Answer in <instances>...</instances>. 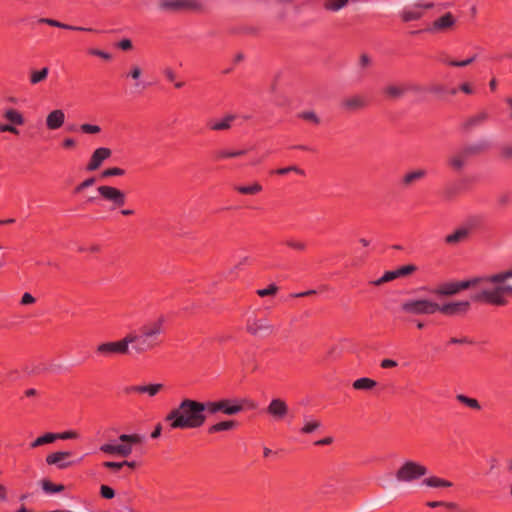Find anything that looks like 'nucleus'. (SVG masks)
Instances as JSON below:
<instances>
[{
    "label": "nucleus",
    "mask_w": 512,
    "mask_h": 512,
    "mask_svg": "<svg viewBox=\"0 0 512 512\" xmlns=\"http://www.w3.org/2000/svg\"><path fill=\"white\" fill-rule=\"evenodd\" d=\"M118 47L122 50H129L132 47V42L129 39H122L118 43Z\"/></svg>",
    "instance_id": "052dcab7"
},
{
    "label": "nucleus",
    "mask_w": 512,
    "mask_h": 512,
    "mask_svg": "<svg viewBox=\"0 0 512 512\" xmlns=\"http://www.w3.org/2000/svg\"><path fill=\"white\" fill-rule=\"evenodd\" d=\"M246 153V150H236V151H230V150H219L216 152L215 157L219 160L227 159V158H233L242 156Z\"/></svg>",
    "instance_id": "ea45409f"
},
{
    "label": "nucleus",
    "mask_w": 512,
    "mask_h": 512,
    "mask_svg": "<svg viewBox=\"0 0 512 512\" xmlns=\"http://www.w3.org/2000/svg\"><path fill=\"white\" fill-rule=\"evenodd\" d=\"M103 467L107 469H111L113 471H119L121 468H123L122 461L121 462H115V461H105L103 462Z\"/></svg>",
    "instance_id": "6e6d98bb"
},
{
    "label": "nucleus",
    "mask_w": 512,
    "mask_h": 512,
    "mask_svg": "<svg viewBox=\"0 0 512 512\" xmlns=\"http://www.w3.org/2000/svg\"><path fill=\"white\" fill-rule=\"evenodd\" d=\"M80 131L85 134H98L101 131V127L95 124L84 123L79 127Z\"/></svg>",
    "instance_id": "37998d69"
},
{
    "label": "nucleus",
    "mask_w": 512,
    "mask_h": 512,
    "mask_svg": "<svg viewBox=\"0 0 512 512\" xmlns=\"http://www.w3.org/2000/svg\"><path fill=\"white\" fill-rule=\"evenodd\" d=\"M376 385H377V382L375 380L368 378V377H361V378L356 379L353 382L352 387L355 390L369 391V390H372L373 388H375Z\"/></svg>",
    "instance_id": "7c9ffc66"
},
{
    "label": "nucleus",
    "mask_w": 512,
    "mask_h": 512,
    "mask_svg": "<svg viewBox=\"0 0 512 512\" xmlns=\"http://www.w3.org/2000/svg\"><path fill=\"white\" fill-rule=\"evenodd\" d=\"M124 174H125L124 169L118 168V167H112V168L105 169L102 172V177L107 178V177H114V176H122Z\"/></svg>",
    "instance_id": "a18cd8bd"
},
{
    "label": "nucleus",
    "mask_w": 512,
    "mask_h": 512,
    "mask_svg": "<svg viewBox=\"0 0 512 512\" xmlns=\"http://www.w3.org/2000/svg\"><path fill=\"white\" fill-rule=\"evenodd\" d=\"M35 302V298L28 292L24 293L21 298L22 305H28Z\"/></svg>",
    "instance_id": "bf43d9fd"
},
{
    "label": "nucleus",
    "mask_w": 512,
    "mask_h": 512,
    "mask_svg": "<svg viewBox=\"0 0 512 512\" xmlns=\"http://www.w3.org/2000/svg\"><path fill=\"white\" fill-rule=\"evenodd\" d=\"M423 15L424 12L421 10L420 3L407 5L399 12L400 19L405 23L420 20Z\"/></svg>",
    "instance_id": "aec40b11"
},
{
    "label": "nucleus",
    "mask_w": 512,
    "mask_h": 512,
    "mask_svg": "<svg viewBox=\"0 0 512 512\" xmlns=\"http://www.w3.org/2000/svg\"><path fill=\"white\" fill-rule=\"evenodd\" d=\"M415 270H416V267L414 265H406V266H402V267L396 269V272H397V275L399 278V277L409 275V274L413 273Z\"/></svg>",
    "instance_id": "603ef678"
},
{
    "label": "nucleus",
    "mask_w": 512,
    "mask_h": 512,
    "mask_svg": "<svg viewBox=\"0 0 512 512\" xmlns=\"http://www.w3.org/2000/svg\"><path fill=\"white\" fill-rule=\"evenodd\" d=\"M207 413L217 414L219 412L225 415H236L243 410L241 402L237 399H221L218 401H206Z\"/></svg>",
    "instance_id": "1a4fd4ad"
},
{
    "label": "nucleus",
    "mask_w": 512,
    "mask_h": 512,
    "mask_svg": "<svg viewBox=\"0 0 512 512\" xmlns=\"http://www.w3.org/2000/svg\"><path fill=\"white\" fill-rule=\"evenodd\" d=\"M56 434V440H67V439H76L78 437L77 432L75 431H65L62 433H55Z\"/></svg>",
    "instance_id": "5fc2aeb1"
},
{
    "label": "nucleus",
    "mask_w": 512,
    "mask_h": 512,
    "mask_svg": "<svg viewBox=\"0 0 512 512\" xmlns=\"http://www.w3.org/2000/svg\"><path fill=\"white\" fill-rule=\"evenodd\" d=\"M420 88L411 83L390 84L383 89L384 95L389 99H399L408 92H418Z\"/></svg>",
    "instance_id": "2eb2a0df"
},
{
    "label": "nucleus",
    "mask_w": 512,
    "mask_h": 512,
    "mask_svg": "<svg viewBox=\"0 0 512 512\" xmlns=\"http://www.w3.org/2000/svg\"><path fill=\"white\" fill-rule=\"evenodd\" d=\"M2 117L8 123H0V132H9L15 135L19 134L17 126H22L25 123L23 114L15 108H5L2 113Z\"/></svg>",
    "instance_id": "9d476101"
},
{
    "label": "nucleus",
    "mask_w": 512,
    "mask_h": 512,
    "mask_svg": "<svg viewBox=\"0 0 512 512\" xmlns=\"http://www.w3.org/2000/svg\"><path fill=\"white\" fill-rule=\"evenodd\" d=\"M163 73H164L165 77L167 78V80H169L171 82L174 81L176 78V74L171 68H165L163 70Z\"/></svg>",
    "instance_id": "e2e57ef3"
},
{
    "label": "nucleus",
    "mask_w": 512,
    "mask_h": 512,
    "mask_svg": "<svg viewBox=\"0 0 512 512\" xmlns=\"http://www.w3.org/2000/svg\"><path fill=\"white\" fill-rule=\"evenodd\" d=\"M99 195L113 206L121 207L126 203V194L124 191L109 185H102L97 188Z\"/></svg>",
    "instance_id": "ddd939ff"
},
{
    "label": "nucleus",
    "mask_w": 512,
    "mask_h": 512,
    "mask_svg": "<svg viewBox=\"0 0 512 512\" xmlns=\"http://www.w3.org/2000/svg\"><path fill=\"white\" fill-rule=\"evenodd\" d=\"M457 19L451 12H446L435 19L427 28L428 33H441L451 30L456 25Z\"/></svg>",
    "instance_id": "4468645a"
},
{
    "label": "nucleus",
    "mask_w": 512,
    "mask_h": 512,
    "mask_svg": "<svg viewBox=\"0 0 512 512\" xmlns=\"http://www.w3.org/2000/svg\"><path fill=\"white\" fill-rule=\"evenodd\" d=\"M396 278H398L396 270L387 271V272H385L383 274L382 277H380V278H378L376 280L371 281V284L375 285V286H379V285H381L383 283L392 281V280H394Z\"/></svg>",
    "instance_id": "79ce46f5"
},
{
    "label": "nucleus",
    "mask_w": 512,
    "mask_h": 512,
    "mask_svg": "<svg viewBox=\"0 0 512 512\" xmlns=\"http://www.w3.org/2000/svg\"><path fill=\"white\" fill-rule=\"evenodd\" d=\"M96 355L100 357H112L115 355H126L129 353V341L127 335L118 341L102 342L95 349Z\"/></svg>",
    "instance_id": "6e6552de"
},
{
    "label": "nucleus",
    "mask_w": 512,
    "mask_h": 512,
    "mask_svg": "<svg viewBox=\"0 0 512 512\" xmlns=\"http://www.w3.org/2000/svg\"><path fill=\"white\" fill-rule=\"evenodd\" d=\"M381 367L382 368H391V367H396L397 366V362L395 360H392V359H383L381 361Z\"/></svg>",
    "instance_id": "680f3d73"
},
{
    "label": "nucleus",
    "mask_w": 512,
    "mask_h": 512,
    "mask_svg": "<svg viewBox=\"0 0 512 512\" xmlns=\"http://www.w3.org/2000/svg\"><path fill=\"white\" fill-rule=\"evenodd\" d=\"M371 65H372V58L368 54H366V53L361 54L360 57H359V61H358L359 69L362 72H364Z\"/></svg>",
    "instance_id": "c03bdc74"
},
{
    "label": "nucleus",
    "mask_w": 512,
    "mask_h": 512,
    "mask_svg": "<svg viewBox=\"0 0 512 512\" xmlns=\"http://www.w3.org/2000/svg\"><path fill=\"white\" fill-rule=\"evenodd\" d=\"M7 501V488L0 483V502Z\"/></svg>",
    "instance_id": "0e129e2a"
},
{
    "label": "nucleus",
    "mask_w": 512,
    "mask_h": 512,
    "mask_svg": "<svg viewBox=\"0 0 512 512\" xmlns=\"http://www.w3.org/2000/svg\"><path fill=\"white\" fill-rule=\"evenodd\" d=\"M470 234V228L469 227H459L457 228L453 233L447 235L445 237V242L447 244L455 245L461 242H464L467 240L468 236Z\"/></svg>",
    "instance_id": "a878e982"
},
{
    "label": "nucleus",
    "mask_w": 512,
    "mask_h": 512,
    "mask_svg": "<svg viewBox=\"0 0 512 512\" xmlns=\"http://www.w3.org/2000/svg\"><path fill=\"white\" fill-rule=\"evenodd\" d=\"M101 496L105 499H112L115 496V491L106 485H102L100 488Z\"/></svg>",
    "instance_id": "864d4df0"
},
{
    "label": "nucleus",
    "mask_w": 512,
    "mask_h": 512,
    "mask_svg": "<svg viewBox=\"0 0 512 512\" xmlns=\"http://www.w3.org/2000/svg\"><path fill=\"white\" fill-rule=\"evenodd\" d=\"M164 384L162 383H150L143 385H132L126 388L127 393L147 394L149 397L156 396L162 389Z\"/></svg>",
    "instance_id": "412c9836"
},
{
    "label": "nucleus",
    "mask_w": 512,
    "mask_h": 512,
    "mask_svg": "<svg viewBox=\"0 0 512 512\" xmlns=\"http://www.w3.org/2000/svg\"><path fill=\"white\" fill-rule=\"evenodd\" d=\"M89 54L91 55H94V56H98L102 59H105V60H110L111 59V54L106 52V51H103V50H99V49H90L89 50Z\"/></svg>",
    "instance_id": "4d7b16f0"
},
{
    "label": "nucleus",
    "mask_w": 512,
    "mask_h": 512,
    "mask_svg": "<svg viewBox=\"0 0 512 512\" xmlns=\"http://www.w3.org/2000/svg\"><path fill=\"white\" fill-rule=\"evenodd\" d=\"M111 154L112 151L107 147H99L95 149L86 166V170L90 172L97 170L105 160L110 158Z\"/></svg>",
    "instance_id": "a211bd4d"
},
{
    "label": "nucleus",
    "mask_w": 512,
    "mask_h": 512,
    "mask_svg": "<svg viewBox=\"0 0 512 512\" xmlns=\"http://www.w3.org/2000/svg\"><path fill=\"white\" fill-rule=\"evenodd\" d=\"M427 474V468L412 460H406L402 463L396 472V479L399 482H412L420 479Z\"/></svg>",
    "instance_id": "0eeeda50"
},
{
    "label": "nucleus",
    "mask_w": 512,
    "mask_h": 512,
    "mask_svg": "<svg viewBox=\"0 0 512 512\" xmlns=\"http://www.w3.org/2000/svg\"><path fill=\"white\" fill-rule=\"evenodd\" d=\"M118 439L120 444L103 443L99 446V451L109 456L127 457L132 453L133 445L142 441V437L138 434H121Z\"/></svg>",
    "instance_id": "39448f33"
},
{
    "label": "nucleus",
    "mask_w": 512,
    "mask_h": 512,
    "mask_svg": "<svg viewBox=\"0 0 512 512\" xmlns=\"http://www.w3.org/2000/svg\"><path fill=\"white\" fill-rule=\"evenodd\" d=\"M438 303L427 298L405 299L400 310L409 315H431L437 312Z\"/></svg>",
    "instance_id": "423d86ee"
},
{
    "label": "nucleus",
    "mask_w": 512,
    "mask_h": 512,
    "mask_svg": "<svg viewBox=\"0 0 512 512\" xmlns=\"http://www.w3.org/2000/svg\"><path fill=\"white\" fill-rule=\"evenodd\" d=\"M460 90L466 94H472L473 93V89L471 88V86L468 84V83H463L460 85Z\"/></svg>",
    "instance_id": "338daca9"
},
{
    "label": "nucleus",
    "mask_w": 512,
    "mask_h": 512,
    "mask_svg": "<svg viewBox=\"0 0 512 512\" xmlns=\"http://www.w3.org/2000/svg\"><path fill=\"white\" fill-rule=\"evenodd\" d=\"M95 183V179L93 177H90L86 180H84L82 183H80L77 187H76V191L77 192H80L82 191L83 189L85 188H88L90 186H92L93 184Z\"/></svg>",
    "instance_id": "13d9d810"
},
{
    "label": "nucleus",
    "mask_w": 512,
    "mask_h": 512,
    "mask_svg": "<svg viewBox=\"0 0 512 512\" xmlns=\"http://www.w3.org/2000/svg\"><path fill=\"white\" fill-rule=\"evenodd\" d=\"M286 245L292 249L303 251L306 249V244L300 240L288 239Z\"/></svg>",
    "instance_id": "8fccbe9b"
},
{
    "label": "nucleus",
    "mask_w": 512,
    "mask_h": 512,
    "mask_svg": "<svg viewBox=\"0 0 512 512\" xmlns=\"http://www.w3.org/2000/svg\"><path fill=\"white\" fill-rule=\"evenodd\" d=\"M487 119H488V113L483 111V112H480V113L470 117L466 122V126L467 127L477 126V125H480L481 123H483L484 121H486Z\"/></svg>",
    "instance_id": "a19ab883"
},
{
    "label": "nucleus",
    "mask_w": 512,
    "mask_h": 512,
    "mask_svg": "<svg viewBox=\"0 0 512 512\" xmlns=\"http://www.w3.org/2000/svg\"><path fill=\"white\" fill-rule=\"evenodd\" d=\"M451 344H468L470 343V340L466 337L464 338H451L450 340Z\"/></svg>",
    "instance_id": "69168bd1"
},
{
    "label": "nucleus",
    "mask_w": 512,
    "mask_h": 512,
    "mask_svg": "<svg viewBox=\"0 0 512 512\" xmlns=\"http://www.w3.org/2000/svg\"><path fill=\"white\" fill-rule=\"evenodd\" d=\"M206 412V402L185 398L166 414L164 422L170 430L198 429L207 420Z\"/></svg>",
    "instance_id": "f257e3e1"
},
{
    "label": "nucleus",
    "mask_w": 512,
    "mask_h": 512,
    "mask_svg": "<svg viewBox=\"0 0 512 512\" xmlns=\"http://www.w3.org/2000/svg\"><path fill=\"white\" fill-rule=\"evenodd\" d=\"M425 175H426L425 170H415V171L408 172L403 176L402 183L405 186H409V185L413 184L414 182L422 179Z\"/></svg>",
    "instance_id": "72a5a7b5"
},
{
    "label": "nucleus",
    "mask_w": 512,
    "mask_h": 512,
    "mask_svg": "<svg viewBox=\"0 0 512 512\" xmlns=\"http://www.w3.org/2000/svg\"><path fill=\"white\" fill-rule=\"evenodd\" d=\"M41 487H42L43 491L47 494H55V493L62 492L64 490L63 485L53 484L49 480H43L41 482Z\"/></svg>",
    "instance_id": "58836bf2"
},
{
    "label": "nucleus",
    "mask_w": 512,
    "mask_h": 512,
    "mask_svg": "<svg viewBox=\"0 0 512 512\" xmlns=\"http://www.w3.org/2000/svg\"><path fill=\"white\" fill-rule=\"evenodd\" d=\"M235 119L234 115H227L222 119H214L208 122V127L214 131L227 130L231 127V123Z\"/></svg>",
    "instance_id": "cd10ccee"
},
{
    "label": "nucleus",
    "mask_w": 512,
    "mask_h": 512,
    "mask_svg": "<svg viewBox=\"0 0 512 512\" xmlns=\"http://www.w3.org/2000/svg\"><path fill=\"white\" fill-rule=\"evenodd\" d=\"M75 144H76V142L73 138H66L63 141V147H65V148H71V147L75 146Z\"/></svg>",
    "instance_id": "774afa93"
},
{
    "label": "nucleus",
    "mask_w": 512,
    "mask_h": 512,
    "mask_svg": "<svg viewBox=\"0 0 512 512\" xmlns=\"http://www.w3.org/2000/svg\"><path fill=\"white\" fill-rule=\"evenodd\" d=\"M350 0H325L323 7L330 12H338L349 4Z\"/></svg>",
    "instance_id": "473e14b6"
},
{
    "label": "nucleus",
    "mask_w": 512,
    "mask_h": 512,
    "mask_svg": "<svg viewBox=\"0 0 512 512\" xmlns=\"http://www.w3.org/2000/svg\"><path fill=\"white\" fill-rule=\"evenodd\" d=\"M49 74V68L44 67L40 70H33L30 72L29 81L32 85L39 84L40 82L44 81Z\"/></svg>",
    "instance_id": "c9c22d12"
},
{
    "label": "nucleus",
    "mask_w": 512,
    "mask_h": 512,
    "mask_svg": "<svg viewBox=\"0 0 512 512\" xmlns=\"http://www.w3.org/2000/svg\"><path fill=\"white\" fill-rule=\"evenodd\" d=\"M277 291L278 287L275 284H270L267 288L258 289L256 293L260 297H266L276 294Z\"/></svg>",
    "instance_id": "de8ad7c7"
},
{
    "label": "nucleus",
    "mask_w": 512,
    "mask_h": 512,
    "mask_svg": "<svg viewBox=\"0 0 512 512\" xmlns=\"http://www.w3.org/2000/svg\"><path fill=\"white\" fill-rule=\"evenodd\" d=\"M456 400L464 405H466L467 407L471 408V409H474V410H480L481 409V405L480 403L478 402L477 399L475 398H470L464 394H457L456 395Z\"/></svg>",
    "instance_id": "e433bc0d"
},
{
    "label": "nucleus",
    "mask_w": 512,
    "mask_h": 512,
    "mask_svg": "<svg viewBox=\"0 0 512 512\" xmlns=\"http://www.w3.org/2000/svg\"><path fill=\"white\" fill-rule=\"evenodd\" d=\"M160 7L165 10H178L184 8H196L198 3L196 0H164Z\"/></svg>",
    "instance_id": "b1692460"
},
{
    "label": "nucleus",
    "mask_w": 512,
    "mask_h": 512,
    "mask_svg": "<svg viewBox=\"0 0 512 512\" xmlns=\"http://www.w3.org/2000/svg\"><path fill=\"white\" fill-rule=\"evenodd\" d=\"M141 75H142L141 68L138 65H132L130 68V71L126 74V77L131 78L132 80L135 81V84H134L135 88H139V87L145 88L146 85L140 81Z\"/></svg>",
    "instance_id": "f704fd0d"
},
{
    "label": "nucleus",
    "mask_w": 512,
    "mask_h": 512,
    "mask_svg": "<svg viewBox=\"0 0 512 512\" xmlns=\"http://www.w3.org/2000/svg\"><path fill=\"white\" fill-rule=\"evenodd\" d=\"M491 276L492 275L484 276V277H474V278L463 280V281L443 283V284L439 285L438 288L435 290V294L441 295V296H452V295H456L457 293H459L462 290H466L468 288L476 287V286H480V285L483 286L481 291L486 288H493L494 283L491 282L490 280H488V278H490ZM479 292H480V290L478 291V293ZM476 294H477V292H476ZM474 295H475V293H474ZM472 296H473V294L471 295V297ZM471 300L474 301L472 298H471Z\"/></svg>",
    "instance_id": "20e7f679"
},
{
    "label": "nucleus",
    "mask_w": 512,
    "mask_h": 512,
    "mask_svg": "<svg viewBox=\"0 0 512 512\" xmlns=\"http://www.w3.org/2000/svg\"><path fill=\"white\" fill-rule=\"evenodd\" d=\"M71 455V451L53 452L46 457V463L48 465H54L60 470H64L80 463L85 457V455H83L79 457L77 460H70L69 458L71 457Z\"/></svg>",
    "instance_id": "f8f14e48"
},
{
    "label": "nucleus",
    "mask_w": 512,
    "mask_h": 512,
    "mask_svg": "<svg viewBox=\"0 0 512 512\" xmlns=\"http://www.w3.org/2000/svg\"><path fill=\"white\" fill-rule=\"evenodd\" d=\"M299 117L304 119V120L311 121V122H313L315 124L319 123V118H318V116L313 111L301 112L299 114Z\"/></svg>",
    "instance_id": "3c124183"
},
{
    "label": "nucleus",
    "mask_w": 512,
    "mask_h": 512,
    "mask_svg": "<svg viewBox=\"0 0 512 512\" xmlns=\"http://www.w3.org/2000/svg\"><path fill=\"white\" fill-rule=\"evenodd\" d=\"M236 191L244 195H255L263 190V187L258 182L249 185H240L235 187Z\"/></svg>",
    "instance_id": "2f4dec72"
},
{
    "label": "nucleus",
    "mask_w": 512,
    "mask_h": 512,
    "mask_svg": "<svg viewBox=\"0 0 512 512\" xmlns=\"http://www.w3.org/2000/svg\"><path fill=\"white\" fill-rule=\"evenodd\" d=\"M56 440L55 433H46L38 438H36L33 442L30 443L31 448H36L45 444L52 443Z\"/></svg>",
    "instance_id": "4c0bfd02"
},
{
    "label": "nucleus",
    "mask_w": 512,
    "mask_h": 512,
    "mask_svg": "<svg viewBox=\"0 0 512 512\" xmlns=\"http://www.w3.org/2000/svg\"><path fill=\"white\" fill-rule=\"evenodd\" d=\"M512 279L511 266L504 271L492 274L488 280L494 283L493 288H486L472 296L474 302H483L495 306H504L507 304L508 296H512V285L507 281Z\"/></svg>",
    "instance_id": "7ed1b4c3"
},
{
    "label": "nucleus",
    "mask_w": 512,
    "mask_h": 512,
    "mask_svg": "<svg viewBox=\"0 0 512 512\" xmlns=\"http://www.w3.org/2000/svg\"><path fill=\"white\" fill-rule=\"evenodd\" d=\"M236 426H237L236 421L225 420V421H220L218 423H215V424L209 426L207 431L209 434H214V433L233 430L234 428H236Z\"/></svg>",
    "instance_id": "c85d7f7f"
},
{
    "label": "nucleus",
    "mask_w": 512,
    "mask_h": 512,
    "mask_svg": "<svg viewBox=\"0 0 512 512\" xmlns=\"http://www.w3.org/2000/svg\"><path fill=\"white\" fill-rule=\"evenodd\" d=\"M367 106V100L361 95H353L341 102V107L348 111H356Z\"/></svg>",
    "instance_id": "5701e85b"
},
{
    "label": "nucleus",
    "mask_w": 512,
    "mask_h": 512,
    "mask_svg": "<svg viewBox=\"0 0 512 512\" xmlns=\"http://www.w3.org/2000/svg\"><path fill=\"white\" fill-rule=\"evenodd\" d=\"M289 172H295L302 176L305 175V171L297 166H289V167L280 168V169L276 170V173L280 174V175H285Z\"/></svg>",
    "instance_id": "09e8293b"
},
{
    "label": "nucleus",
    "mask_w": 512,
    "mask_h": 512,
    "mask_svg": "<svg viewBox=\"0 0 512 512\" xmlns=\"http://www.w3.org/2000/svg\"><path fill=\"white\" fill-rule=\"evenodd\" d=\"M38 23L47 24L52 27H57L61 29L71 30V31H83V32H92L93 29L89 27H82V26H72L65 23H62L60 21L51 19V18H39Z\"/></svg>",
    "instance_id": "393cba45"
},
{
    "label": "nucleus",
    "mask_w": 512,
    "mask_h": 512,
    "mask_svg": "<svg viewBox=\"0 0 512 512\" xmlns=\"http://www.w3.org/2000/svg\"><path fill=\"white\" fill-rule=\"evenodd\" d=\"M165 318L160 316L147 321L139 328V333H129V346L135 353L141 354L156 348L161 343V335L165 332Z\"/></svg>",
    "instance_id": "f03ea898"
},
{
    "label": "nucleus",
    "mask_w": 512,
    "mask_h": 512,
    "mask_svg": "<svg viewBox=\"0 0 512 512\" xmlns=\"http://www.w3.org/2000/svg\"><path fill=\"white\" fill-rule=\"evenodd\" d=\"M476 59V56H472L470 58H467L465 60H461V61H457V60H449V61H446L445 63L449 66H452V67H465L469 64H471L472 62H474Z\"/></svg>",
    "instance_id": "49530a36"
},
{
    "label": "nucleus",
    "mask_w": 512,
    "mask_h": 512,
    "mask_svg": "<svg viewBox=\"0 0 512 512\" xmlns=\"http://www.w3.org/2000/svg\"><path fill=\"white\" fill-rule=\"evenodd\" d=\"M470 307L469 301H455L449 302L442 305L438 304L437 312H441L447 316H457L461 314H465Z\"/></svg>",
    "instance_id": "f3484780"
},
{
    "label": "nucleus",
    "mask_w": 512,
    "mask_h": 512,
    "mask_svg": "<svg viewBox=\"0 0 512 512\" xmlns=\"http://www.w3.org/2000/svg\"><path fill=\"white\" fill-rule=\"evenodd\" d=\"M475 150L471 147L464 148L450 156L448 163L455 171H460L464 168L468 158Z\"/></svg>",
    "instance_id": "6ab92c4d"
},
{
    "label": "nucleus",
    "mask_w": 512,
    "mask_h": 512,
    "mask_svg": "<svg viewBox=\"0 0 512 512\" xmlns=\"http://www.w3.org/2000/svg\"><path fill=\"white\" fill-rule=\"evenodd\" d=\"M66 115L62 109H54L48 113L45 125L49 130H58L65 123Z\"/></svg>",
    "instance_id": "4be33fe9"
},
{
    "label": "nucleus",
    "mask_w": 512,
    "mask_h": 512,
    "mask_svg": "<svg viewBox=\"0 0 512 512\" xmlns=\"http://www.w3.org/2000/svg\"><path fill=\"white\" fill-rule=\"evenodd\" d=\"M266 411L275 421H281L288 415L289 407L283 399L273 398L268 404Z\"/></svg>",
    "instance_id": "dca6fc26"
},
{
    "label": "nucleus",
    "mask_w": 512,
    "mask_h": 512,
    "mask_svg": "<svg viewBox=\"0 0 512 512\" xmlns=\"http://www.w3.org/2000/svg\"><path fill=\"white\" fill-rule=\"evenodd\" d=\"M246 330L255 337L264 338L274 333V326L267 318L249 317Z\"/></svg>",
    "instance_id": "9b49d317"
},
{
    "label": "nucleus",
    "mask_w": 512,
    "mask_h": 512,
    "mask_svg": "<svg viewBox=\"0 0 512 512\" xmlns=\"http://www.w3.org/2000/svg\"><path fill=\"white\" fill-rule=\"evenodd\" d=\"M322 426L320 420L316 419L312 415H304L303 416V426L300 429V433L302 434H311L315 432Z\"/></svg>",
    "instance_id": "bb28decb"
},
{
    "label": "nucleus",
    "mask_w": 512,
    "mask_h": 512,
    "mask_svg": "<svg viewBox=\"0 0 512 512\" xmlns=\"http://www.w3.org/2000/svg\"><path fill=\"white\" fill-rule=\"evenodd\" d=\"M422 485L431 488H448L452 486V483L448 480L439 478L437 476H430L422 481Z\"/></svg>",
    "instance_id": "c756f323"
}]
</instances>
